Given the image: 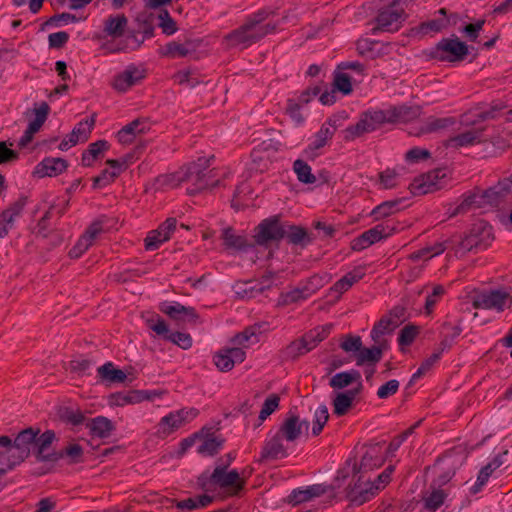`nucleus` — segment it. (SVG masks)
Instances as JSON below:
<instances>
[{
    "instance_id": "4d7b16f0",
    "label": "nucleus",
    "mask_w": 512,
    "mask_h": 512,
    "mask_svg": "<svg viewBox=\"0 0 512 512\" xmlns=\"http://www.w3.org/2000/svg\"><path fill=\"white\" fill-rule=\"evenodd\" d=\"M328 419H329V413H328V409L326 406H320L315 409L314 419L312 422V434L314 436H318L322 432Z\"/></svg>"
},
{
    "instance_id": "09e8293b",
    "label": "nucleus",
    "mask_w": 512,
    "mask_h": 512,
    "mask_svg": "<svg viewBox=\"0 0 512 512\" xmlns=\"http://www.w3.org/2000/svg\"><path fill=\"white\" fill-rule=\"evenodd\" d=\"M326 493L325 487L322 485H314L306 490L294 492L289 497V503L296 505L305 501H308L314 497H319Z\"/></svg>"
},
{
    "instance_id": "c85d7f7f",
    "label": "nucleus",
    "mask_w": 512,
    "mask_h": 512,
    "mask_svg": "<svg viewBox=\"0 0 512 512\" xmlns=\"http://www.w3.org/2000/svg\"><path fill=\"white\" fill-rule=\"evenodd\" d=\"M384 114L387 124H395L416 119L420 115V110L418 107L400 105L384 110Z\"/></svg>"
},
{
    "instance_id": "4be33fe9",
    "label": "nucleus",
    "mask_w": 512,
    "mask_h": 512,
    "mask_svg": "<svg viewBox=\"0 0 512 512\" xmlns=\"http://www.w3.org/2000/svg\"><path fill=\"white\" fill-rule=\"evenodd\" d=\"M246 353L238 347L223 348L214 355V364L222 372L231 371L235 363H242Z\"/></svg>"
},
{
    "instance_id": "dca6fc26",
    "label": "nucleus",
    "mask_w": 512,
    "mask_h": 512,
    "mask_svg": "<svg viewBox=\"0 0 512 512\" xmlns=\"http://www.w3.org/2000/svg\"><path fill=\"white\" fill-rule=\"evenodd\" d=\"M512 303L510 294L503 290H493L483 293L473 300V307L475 309H495L503 311Z\"/></svg>"
},
{
    "instance_id": "aec40b11",
    "label": "nucleus",
    "mask_w": 512,
    "mask_h": 512,
    "mask_svg": "<svg viewBox=\"0 0 512 512\" xmlns=\"http://www.w3.org/2000/svg\"><path fill=\"white\" fill-rule=\"evenodd\" d=\"M94 125V116H91L90 118L79 122L71 131V133L61 141L59 149L65 151L77 145L78 143L86 142L89 139L90 134L92 133Z\"/></svg>"
},
{
    "instance_id": "e2e57ef3",
    "label": "nucleus",
    "mask_w": 512,
    "mask_h": 512,
    "mask_svg": "<svg viewBox=\"0 0 512 512\" xmlns=\"http://www.w3.org/2000/svg\"><path fill=\"white\" fill-rule=\"evenodd\" d=\"M48 111L49 107L46 103H42L39 107L34 109L35 119L29 124L27 128L29 133H36L39 131L46 120Z\"/></svg>"
},
{
    "instance_id": "69168bd1",
    "label": "nucleus",
    "mask_w": 512,
    "mask_h": 512,
    "mask_svg": "<svg viewBox=\"0 0 512 512\" xmlns=\"http://www.w3.org/2000/svg\"><path fill=\"white\" fill-rule=\"evenodd\" d=\"M173 79L181 86L194 87L200 83L191 69H184L176 72L173 75Z\"/></svg>"
},
{
    "instance_id": "cd10ccee",
    "label": "nucleus",
    "mask_w": 512,
    "mask_h": 512,
    "mask_svg": "<svg viewBox=\"0 0 512 512\" xmlns=\"http://www.w3.org/2000/svg\"><path fill=\"white\" fill-rule=\"evenodd\" d=\"M278 147L275 143L262 142L260 145L255 147L251 152V161L252 164L256 167L257 170L264 172L268 169L271 164L270 152H276Z\"/></svg>"
},
{
    "instance_id": "2f4dec72",
    "label": "nucleus",
    "mask_w": 512,
    "mask_h": 512,
    "mask_svg": "<svg viewBox=\"0 0 512 512\" xmlns=\"http://www.w3.org/2000/svg\"><path fill=\"white\" fill-rule=\"evenodd\" d=\"M65 460L68 465H76L83 462L84 448L77 442L71 441L61 450L55 452V463Z\"/></svg>"
},
{
    "instance_id": "774afa93",
    "label": "nucleus",
    "mask_w": 512,
    "mask_h": 512,
    "mask_svg": "<svg viewBox=\"0 0 512 512\" xmlns=\"http://www.w3.org/2000/svg\"><path fill=\"white\" fill-rule=\"evenodd\" d=\"M158 26L166 35H172L177 31L176 22L170 17L166 10L160 11L158 15Z\"/></svg>"
},
{
    "instance_id": "8fccbe9b",
    "label": "nucleus",
    "mask_w": 512,
    "mask_h": 512,
    "mask_svg": "<svg viewBox=\"0 0 512 512\" xmlns=\"http://www.w3.org/2000/svg\"><path fill=\"white\" fill-rule=\"evenodd\" d=\"M455 124L453 118H429L420 128L419 134L435 133Z\"/></svg>"
},
{
    "instance_id": "f257e3e1",
    "label": "nucleus",
    "mask_w": 512,
    "mask_h": 512,
    "mask_svg": "<svg viewBox=\"0 0 512 512\" xmlns=\"http://www.w3.org/2000/svg\"><path fill=\"white\" fill-rule=\"evenodd\" d=\"M215 155L201 156L196 161L184 167L183 184H186L187 193L195 195L218 186L219 181L213 180L215 170L211 168Z\"/></svg>"
},
{
    "instance_id": "de8ad7c7",
    "label": "nucleus",
    "mask_w": 512,
    "mask_h": 512,
    "mask_svg": "<svg viewBox=\"0 0 512 512\" xmlns=\"http://www.w3.org/2000/svg\"><path fill=\"white\" fill-rule=\"evenodd\" d=\"M480 136L481 132L478 130L467 131L449 138L447 141V145L454 148L473 145L475 143L480 142Z\"/></svg>"
},
{
    "instance_id": "7c9ffc66",
    "label": "nucleus",
    "mask_w": 512,
    "mask_h": 512,
    "mask_svg": "<svg viewBox=\"0 0 512 512\" xmlns=\"http://www.w3.org/2000/svg\"><path fill=\"white\" fill-rule=\"evenodd\" d=\"M336 130V120L330 118L327 121H325L313 136V139L309 146L310 149L319 150L325 147L328 144V142L333 138Z\"/></svg>"
},
{
    "instance_id": "a19ab883",
    "label": "nucleus",
    "mask_w": 512,
    "mask_h": 512,
    "mask_svg": "<svg viewBox=\"0 0 512 512\" xmlns=\"http://www.w3.org/2000/svg\"><path fill=\"white\" fill-rule=\"evenodd\" d=\"M222 442L215 434L197 435V450L200 454L211 456L218 451Z\"/></svg>"
},
{
    "instance_id": "49530a36",
    "label": "nucleus",
    "mask_w": 512,
    "mask_h": 512,
    "mask_svg": "<svg viewBox=\"0 0 512 512\" xmlns=\"http://www.w3.org/2000/svg\"><path fill=\"white\" fill-rule=\"evenodd\" d=\"M502 465V460L500 457H495L490 463H488L486 466H484L477 477V481L474 484V486L471 488V492L473 494L478 493L482 486L486 484L488 481L490 475L493 473L494 470L499 468Z\"/></svg>"
},
{
    "instance_id": "20e7f679",
    "label": "nucleus",
    "mask_w": 512,
    "mask_h": 512,
    "mask_svg": "<svg viewBox=\"0 0 512 512\" xmlns=\"http://www.w3.org/2000/svg\"><path fill=\"white\" fill-rule=\"evenodd\" d=\"M201 487L206 491L221 489L228 495H236L242 490L245 480L235 470H227L224 466H218L210 476L199 478Z\"/></svg>"
},
{
    "instance_id": "412c9836",
    "label": "nucleus",
    "mask_w": 512,
    "mask_h": 512,
    "mask_svg": "<svg viewBox=\"0 0 512 512\" xmlns=\"http://www.w3.org/2000/svg\"><path fill=\"white\" fill-rule=\"evenodd\" d=\"M404 9L397 4L383 9L377 17L374 30L396 31L404 20Z\"/></svg>"
},
{
    "instance_id": "e433bc0d",
    "label": "nucleus",
    "mask_w": 512,
    "mask_h": 512,
    "mask_svg": "<svg viewBox=\"0 0 512 512\" xmlns=\"http://www.w3.org/2000/svg\"><path fill=\"white\" fill-rule=\"evenodd\" d=\"M221 239L228 250L240 251L250 246L244 235L237 233L233 228L226 227L222 230Z\"/></svg>"
},
{
    "instance_id": "ea45409f",
    "label": "nucleus",
    "mask_w": 512,
    "mask_h": 512,
    "mask_svg": "<svg viewBox=\"0 0 512 512\" xmlns=\"http://www.w3.org/2000/svg\"><path fill=\"white\" fill-rule=\"evenodd\" d=\"M128 19L124 14L110 16L104 23V32L113 38L121 37L127 27Z\"/></svg>"
},
{
    "instance_id": "79ce46f5",
    "label": "nucleus",
    "mask_w": 512,
    "mask_h": 512,
    "mask_svg": "<svg viewBox=\"0 0 512 512\" xmlns=\"http://www.w3.org/2000/svg\"><path fill=\"white\" fill-rule=\"evenodd\" d=\"M447 249V241L436 242L433 245L423 247L409 255V259L413 262L429 260L435 256L441 255Z\"/></svg>"
},
{
    "instance_id": "ddd939ff",
    "label": "nucleus",
    "mask_w": 512,
    "mask_h": 512,
    "mask_svg": "<svg viewBox=\"0 0 512 512\" xmlns=\"http://www.w3.org/2000/svg\"><path fill=\"white\" fill-rule=\"evenodd\" d=\"M446 176L442 169H434L413 179L408 189L414 196L432 193L440 188L439 183Z\"/></svg>"
},
{
    "instance_id": "9d476101",
    "label": "nucleus",
    "mask_w": 512,
    "mask_h": 512,
    "mask_svg": "<svg viewBox=\"0 0 512 512\" xmlns=\"http://www.w3.org/2000/svg\"><path fill=\"white\" fill-rule=\"evenodd\" d=\"M405 310L401 307H396L388 314L383 316L373 327L371 337L374 343L382 344L385 348L388 347V342L384 338L385 335L391 334L398 326L404 321Z\"/></svg>"
},
{
    "instance_id": "b1692460",
    "label": "nucleus",
    "mask_w": 512,
    "mask_h": 512,
    "mask_svg": "<svg viewBox=\"0 0 512 512\" xmlns=\"http://www.w3.org/2000/svg\"><path fill=\"white\" fill-rule=\"evenodd\" d=\"M38 428L28 427L19 431L13 438L16 450L24 462L30 455H33L34 445L37 440Z\"/></svg>"
},
{
    "instance_id": "f3484780",
    "label": "nucleus",
    "mask_w": 512,
    "mask_h": 512,
    "mask_svg": "<svg viewBox=\"0 0 512 512\" xmlns=\"http://www.w3.org/2000/svg\"><path fill=\"white\" fill-rule=\"evenodd\" d=\"M22 462L13 438L8 435L0 436V477L13 470Z\"/></svg>"
},
{
    "instance_id": "c756f323",
    "label": "nucleus",
    "mask_w": 512,
    "mask_h": 512,
    "mask_svg": "<svg viewBox=\"0 0 512 512\" xmlns=\"http://www.w3.org/2000/svg\"><path fill=\"white\" fill-rule=\"evenodd\" d=\"M67 167V161L62 158H46L36 166L34 174L39 178L55 177L63 173Z\"/></svg>"
},
{
    "instance_id": "3c124183",
    "label": "nucleus",
    "mask_w": 512,
    "mask_h": 512,
    "mask_svg": "<svg viewBox=\"0 0 512 512\" xmlns=\"http://www.w3.org/2000/svg\"><path fill=\"white\" fill-rule=\"evenodd\" d=\"M121 174L117 168H106L92 179L93 188L99 189L111 185Z\"/></svg>"
},
{
    "instance_id": "1a4fd4ad",
    "label": "nucleus",
    "mask_w": 512,
    "mask_h": 512,
    "mask_svg": "<svg viewBox=\"0 0 512 512\" xmlns=\"http://www.w3.org/2000/svg\"><path fill=\"white\" fill-rule=\"evenodd\" d=\"M467 45L457 37L442 39L431 52V56L444 62H461L468 55Z\"/></svg>"
},
{
    "instance_id": "c03bdc74",
    "label": "nucleus",
    "mask_w": 512,
    "mask_h": 512,
    "mask_svg": "<svg viewBox=\"0 0 512 512\" xmlns=\"http://www.w3.org/2000/svg\"><path fill=\"white\" fill-rule=\"evenodd\" d=\"M163 390H131L127 392L129 405H136L144 401L153 402L162 398Z\"/></svg>"
},
{
    "instance_id": "6e6552de",
    "label": "nucleus",
    "mask_w": 512,
    "mask_h": 512,
    "mask_svg": "<svg viewBox=\"0 0 512 512\" xmlns=\"http://www.w3.org/2000/svg\"><path fill=\"white\" fill-rule=\"evenodd\" d=\"M178 221L175 217H168L156 228L149 230L144 239L143 247L146 252H154L169 242L177 230Z\"/></svg>"
},
{
    "instance_id": "680f3d73",
    "label": "nucleus",
    "mask_w": 512,
    "mask_h": 512,
    "mask_svg": "<svg viewBox=\"0 0 512 512\" xmlns=\"http://www.w3.org/2000/svg\"><path fill=\"white\" fill-rule=\"evenodd\" d=\"M398 203V200L383 202L371 211V215L376 221L389 217L395 212Z\"/></svg>"
},
{
    "instance_id": "338daca9",
    "label": "nucleus",
    "mask_w": 512,
    "mask_h": 512,
    "mask_svg": "<svg viewBox=\"0 0 512 512\" xmlns=\"http://www.w3.org/2000/svg\"><path fill=\"white\" fill-rule=\"evenodd\" d=\"M442 351H443L442 349L438 350V351L432 353L426 359H424L422 361L420 367L418 368V370L413 374L412 379L413 380L418 379L421 376H423L424 374H426L427 372H429L432 369V367L434 366V364L440 359Z\"/></svg>"
},
{
    "instance_id": "393cba45",
    "label": "nucleus",
    "mask_w": 512,
    "mask_h": 512,
    "mask_svg": "<svg viewBox=\"0 0 512 512\" xmlns=\"http://www.w3.org/2000/svg\"><path fill=\"white\" fill-rule=\"evenodd\" d=\"M147 124L148 120L146 118H136L130 123L124 125L116 134L118 142L122 145L132 144L138 135L147 132Z\"/></svg>"
},
{
    "instance_id": "0eeeda50",
    "label": "nucleus",
    "mask_w": 512,
    "mask_h": 512,
    "mask_svg": "<svg viewBox=\"0 0 512 512\" xmlns=\"http://www.w3.org/2000/svg\"><path fill=\"white\" fill-rule=\"evenodd\" d=\"M494 241L492 226L483 220L475 222L455 249V255L478 247H488Z\"/></svg>"
},
{
    "instance_id": "052dcab7",
    "label": "nucleus",
    "mask_w": 512,
    "mask_h": 512,
    "mask_svg": "<svg viewBox=\"0 0 512 512\" xmlns=\"http://www.w3.org/2000/svg\"><path fill=\"white\" fill-rule=\"evenodd\" d=\"M379 184L384 189H392L397 186L399 173L394 168H387L379 173L378 176Z\"/></svg>"
},
{
    "instance_id": "6ab92c4d",
    "label": "nucleus",
    "mask_w": 512,
    "mask_h": 512,
    "mask_svg": "<svg viewBox=\"0 0 512 512\" xmlns=\"http://www.w3.org/2000/svg\"><path fill=\"white\" fill-rule=\"evenodd\" d=\"M488 205H499L512 199V174L498 180L493 186L482 190Z\"/></svg>"
},
{
    "instance_id": "9b49d317",
    "label": "nucleus",
    "mask_w": 512,
    "mask_h": 512,
    "mask_svg": "<svg viewBox=\"0 0 512 512\" xmlns=\"http://www.w3.org/2000/svg\"><path fill=\"white\" fill-rule=\"evenodd\" d=\"M96 373L99 383L106 387L115 384H130L136 378L131 367L120 369L111 361L105 362L99 366L96 369Z\"/></svg>"
},
{
    "instance_id": "39448f33",
    "label": "nucleus",
    "mask_w": 512,
    "mask_h": 512,
    "mask_svg": "<svg viewBox=\"0 0 512 512\" xmlns=\"http://www.w3.org/2000/svg\"><path fill=\"white\" fill-rule=\"evenodd\" d=\"M275 27L270 24L261 25L260 20L251 19L242 26L227 34L224 42L228 47H247L268 33L274 31Z\"/></svg>"
},
{
    "instance_id": "4468645a",
    "label": "nucleus",
    "mask_w": 512,
    "mask_h": 512,
    "mask_svg": "<svg viewBox=\"0 0 512 512\" xmlns=\"http://www.w3.org/2000/svg\"><path fill=\"white\" fill-rule=\"evenodd\" d=\"M285 235V231L277 217L263 220L254 229L253 239L256 244L265 245L269 242L279 241Z\"/></svg>"
},
{
    "instance_id": "7ed1b4c3",
    "label": "nucleus",
    "mask_w": 512,
    "mask_h": 512,
    "mask_svg": "<svg viewBox=\"0 0 512 512\" xmlns=\"http://www.w3.org/2000/svg\"><path fill=\"white\" fill-rule=\"evenodd\" d=\"M393 470L392 466L387 467L374 481H371L367 475L357 474L355 477L352 476L353 484L349 486L347 491V498L350 503L360 506L369 501L387 486L391 480Z\"/></svg>"
},
{
    "instance_id": "72a5a7b5",
    "label": "nucleus",
    "mask_w": 512,
    "mask_h": 512,
    "mask_svg": "<svg viewBox=\"0 0 512 512\" xmlns=\"http://www.w3.org/2000/svg\"><path fill=\"white\" fill-rule=\"evenodd\" d=\"M197 49V43L193 40H186L184 43L170 42L161 50V54L167 57H186Z\"/></svg>"
},
{
    "instance_id": "0e129e2a",
    "label": "nucleus",
    "mask_w": 512,
    "mask_h": 512,
    "mask_svg": "<svg viewBox=\"0 0 512 512\" xmlns=\"http://www.w3.org/2000/svg\"><path fill=\"white\" fill-rule=\"evenodd\" d=\"M445 498L446 494L444 491L440 489H433L428 496L423 498L425 508L435 511L443 504Z\"/></svg>"
},
{
    "instance_id": "a211bd4d",
    "label": "nucleus",
    "mask_w": 512,
    "mask_h": 512,
    "mask_svg": "<svg viewBox=\"0 0 512 512\" xmlns=\"http://www.w3.org/2000/svg\"><path fill=\"white\" fill-rule=\"evenodd\" d=\"M146 77V70L137 66H129L118 73L111 82L112 88L118 93H125L139 84Z\"/></svg>"
},
{
    "instance_id": "864d4df0",
    "label": "nucleus",
    "mask_w": 512,
    "mask_h": 512,
    "mask_svg": "<svg viewBox=\"0 0 512 512\" xmlns=\"http://www.w3.org/2000/svg\"><path fill=\"white\" fill-rule=\"evenodd\" d=\"M360 379L357 371L341 372L330 379V386L334 389H343Z\"/></svg>"
},
{
    "instance_id": "423d86ee",
    "label": "nucleus",
    "mask_w": 512,
    "mask_h": 512,
    "mask_svg": "<svg viewBox=\"0 0 512 512\" xmlns=\"http://www.w3.org/2000/svg\"><path fill=\"white\" fill-rule=\"evenodd\" d=\"M387 124L384 110H369L363 112L358 121L348 126L344 131V140L353 142L368 133H372Z\"/></svg>"
},
{
    "instance_id": "a878e982",
    "label": "nucleus",
    "mask_w": 512,
    "mask_h": 512,
    "mask_svg": "<svg viewBox=\"0 0 512 512\" xmlns=\"http://www.w3.org/2000/svg\"><path fill=\"white\" fill-rule=\"evenodd\" d=\"M189 416V411L180 409L161 418L158 424V432L168 436L184 425Z\"/></svg>"
},
{
    "instance_id": "6e6d98bb",
    "label": "nucleus",
    "mask_w": 512,
    "mask_h": 512,
    "mask_svg": "<svg viewBox=\"0 0 512 512\" xmlns=\"http://www.w3.org/2000/svg\"><path fill=\"white\" fill-rule=\"evenodd\" d=\"M282 437L277 435L272 438L264 448L263 457L265 458H278L285 455V448L282 443Z\"/></svg>"
},
{
    "instance_id": "473e14b6",
    "label": "nucleus",
    "mask_w": 512,
    "mask_h": 512,
    "mask_svg": "<svg viewBox=\"0 0 512 512\" xmlns=\"http://www.w3.org/2000/svg\"><path fill=\"white\" fill-rule=\"evenodd\" d=\"M108 149L109 144L106 140H98L91 143L82 153L81 164L84 167H92L96 161L104 157Z\"/></svg>"
},
{
    "instance_id": "f8f14e48",
    "label": "nucleus",
    "mask_w": 512,
    "mask_h": 512,
    "mask_svg": "<svg viewBox=\"0 0 512 512\" xmlns=\"http://www.w3.org/2000/svg\"><path fill=\"white\" fill-rule=\"evenodd\" d=\"M396 230L397 229L395 226H390L387 224L376 225L375 227L362 233L357 238L353 239L350 243V248L353 251H362L374 243L392 236Z\"/></svg>"
},
{
    "instance_id": "603ef678",
    "label": "nucleus",
    "mask_w": 512,
    "mask_h": 512,
    "mask_svg": "<svg viewBox=\"0 0 512 512\" xmlns=\"http://www.w3.org/2000/svg\"><path fill=\"white\" fill-rule=\"evenodd\" d=\"M293 171L298 180L304 184H314L316 182V176L312 173L311 167L301 159L293 163Z\"/></svg>"
},
{
    "instance_id": "4c0bfd02",
    "label": "nucleus",
    "mask_w": 512,
    "mask_h": 512,
    "mask_svg": "<svg viewBox=\"0 0 512 512\" xmlns=\"http://www.w3.org/2000/svg\"><path fill=\"white\" fill-rule=\"evenodd\" d=\"M302 432V422L296 415H290L282 423L278 434L283 439L293 442L297 440Z\"/></svg>"
},
{
    "instance_id": "bf43d9fd",
    "label": "nucleus",
    "mask_w": 512,
    "mask_h": 512,
    "mask_svg": "<svg viewBox=\"0 0 512 512\" xmlns=\"http://www.w3.org/2000/svg\"><path fill=\"white\" fill-rule=\"evenodd\" d=\"M362 339L360 336L346 335L340 341V347L343 351L350 354L353 358L361 350Z\"/></svg>"
},
{
    "instance_id": "c9c22d12",
    "label": "nucleus",
    "mask_w": 512,
    "mask_h": 512,
    "mask_svg": "<svg viewBox=\"0 0 512 512\" xmlns=\"http://www.w3.org/2000/svg\"><path fill=\"white\" fill-rule=\"evenodd\" d=\"M86 427L92 437L100 439L108 438L114 429L112 422L104 416L89 419Z\"/></svg>"
},
{
    "instance_id": "2eb2a0df",
    "label": "nucleus",
    "mask_w": 512,
    "mask_h": 512,
    "mask_svg": "<svg viewBox=\"0 0 512 512\" xmlns=\"http://www.w3.org/2000/svg\"><path fill=\"white\" fill-rule=\"evenodd\" d=\"M58 441V437L53 430L41 432L38 428L37 440L33 449V456L36 461L41 463H55V452H50L52 445Z\"/></svg>"
},
{
    "instance_id": "37998d69",
    "label": "nucleus",
    "mask_w": 512,
    "mask_h": 512,
    "mask_svg": "<svg viewBox=\"0 0 512 512\" xmlns=\"http://www.w3.org/2000/svg\"><path fill=\"white\" fill-rule=\"evenodd\" d=\"M363 276L364 274L360 269L348 272L331 287V291L338 293L340 296L361 280Z\"/></svg>"
},
{
    "instance_id": "5fc2aeb1",
    "label": "nucleus",
    "mask_w": 512,
    "mask_h": 512,
    "mask_svg": "<svg viewBox=\"0 0 512 512\" xmlns=\"http://www.w3.org/2000/svg\"><path fill=\"white\" fill-rule=\"evenodd\" d=\"M307 291L306 288L304 289H292L287 292H283L280 294V296L277 299L276 305L278 307H284L288 306L294 303H298L299 301L305 299L307 295L305 292Z\"/></svg>"
},
{
    "instance_id": "5701e85b",
    "label": "nucleus",
    "mask_w": 512,
    "mask_h": 512,
    "mask_svg": "<svg viewBox=\"0 0 512 512\" xmlns=\"http://www.w3.org/2000/svg\"><path fill=\"white\" fill-rule=\"evenodd\" d=\"M486 205H488V203L484 197L483 191L477 190L464 197L457 206L450 207L448 209V217L452 218L463 215L473 210L483 208Z\"/></svg>"
},
{
    "instance_id": "58836bf2",
    "label": "nucleus",
    "mask_w": 512,
    "mask_h": 512,
    "mask_svg": "<svg viewBox=\"0 0 512 512\" xmlns=\"http://www.w3.org/2000/svg\"><path fill=\"white\" fill-rule=\"evenodd\" d=\"M360 391V388L341 392L336 395L333 400V411L338 416H343L352 408L353 401Z\"/></svg>"
},
{
    "instance_id": "f704fd0d",
    "label": "nucleus",
    "mask_w": 512,
    "mask_h": 512,
    "mask_svg": "<svg viewBox=\"0 0 512 512\" xmlns=\"http://www.w3.org/2000/svg\"><path fill=\"white\" fill-rule=\"evenodd\" d=\"M382 344L375 343L371 348H365L363 345L361 346V350L355 355L354 360L358 366L369 364L375 365L380 361L382 357V353L386 350Z\"/></svg>"
},
{
    "instance_id": "13d9d810",
    "label": "nucleus",
    "mask_w": 512,
    "mask_h": 512,
    "mask_svg": "<svg viewBox=\"0 0 512 512\" xmlns=\"http://www.w3.org/2000/svg\"><path fill=\"white\" fill-rule=\"evenodd\" d=\"M430 158V151L420 147H413L404 154V160L409 165L418 164Z\"/></svg>"
},
{
    "instance_id": "f03ea898",
    "label": "nucleus",
    "mask_w": 512,
    "mask_h": 512,
    "mask_svg": "<svg viewBox=\"0 0 512 512\" xmlns=\"http://www.w3.org/2000/svg\"><path fill=\"white\" fill-rule=\"evenodd\" d=\"M385 450L380 445H371L365 447L354 459L348 460L344 466L337 472L336 480L345 481L350 476L355 477L357 474L367 475L375 468L380 467L384 463Z\"/></svg>"
},
{
    "instance_id": "bb28decb",
    "label": "nucleus",
    "mask_w": 512,
    "mask_h": 512,
    "mask_svg": "<svg viewBox=\"0 0 512 512\" xmlns=\"http://www.w3.org/2000/svg\"><path fill=\"white\" fill-rule=\"evenodd\" d=\"M161 312L166 314L170 319L177 323L191 322L195 323L198 319V315L194 308L186 307L179 303L175 304H163L160 307Z\"/></svg>"
},
{
    "instance_id": "a18cd8bd",
    "label": "nucleus",
    "mask_w": 512,
    "mask_h": 512,
    "mask_svg": "<svg viewBox=\"0 0 512 512\" xmlns=\"http://www.w3.org/2000/svg\"><path fill=\"white\" fill-rule=\"evenodd\" d=\"M184 176V167H182L175 172L159 175L155 180V184L160 189L176 188L183 184Z\"/></svg>"
}]
</instances>
